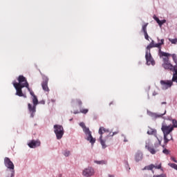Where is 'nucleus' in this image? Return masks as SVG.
<instances>
[{
	"instance_id": "nucleus-20",
	"label": "nucleus",
	"mask_w": 177,
	"mask_h": 177,
	"mask_svg": "<svg viewBox=\"0 0 177 177\" xmlns=\"http://www.w3.org/2000/svg\"><path fill=\"white\" fill-rule=\"evenodd\" d=\"M169 121H171V122L173 124H171V128H173V129L174 128H177V120L175 119H172V118H169Z\"/></svg>"
},
{
	"instance_id": "nucleus-15",
	"label": "nucleus",
	"mask_w": 177,
	"mask_h": 177,
	"mask_svg": "<svg viewBox=\"0 0 177 177\" xmlns=\"http://www.w3.org/2000/svg\"><path fill=\"white\" fill-rule=\"evenodd\" d=\"M29 147L31 149H35V147H38V146H41V141L40 140H32L29 144Z\"/></svg>"
},
{
	"instance_id": "nucleus-6",
	"label": "nucleus",
	"mask_w": 177,
	"mask_h": 177,
	"mask_svg": "<svg viewBox=\"0 0 177 177\" xmlns=\"http://www.w3.org/2000/svg\"><path fill=\"white\" fill-rule=\"evenodd\" d=\"M54 132L56 135L57 139L60 140V139H62L64 135V129L62 125L55 124L54 125Z\"/></svg>"
},
{
	"instance_id": "nucleus-17",
	"label": "nucleus",
	"mask_w": 177,
	"mask_h": 177,
	"mask_svg": "<svg viewBox=\"0 0 177 177\" xmlns=\"http://www.w3.org/2000/svg\"><path fill=\"white\" fill-rule=\"evenodd\" d=\"M156 168V169H161V163H160L158 165H149V166H147V169L149 171H153V169Z\"/></svg>"
},
{
	"instance_id": "nucleus-1",
	"label": "nucleus",
	"mask_w": 177,
	"mask_h": 177,
	"mask_svg": "<svg viewBox=\"0 0 177 177\" xmlns=\"http://www.w3.org/2000/svg\"><path fill=\"white\" fill-rule=\"evenodd\" d=\"M164 39H161L160 42L154 44H151V43H150L147 46V51H146V54H145V59L147 61V64L148 66H150V64H152V66H154L155 62H154V59H153V57H151V53H150V49H151L152 48H158L159 49L158 50V55L160 56V57H167V56H172V55L168 53H165L163 51L161 50V46L164 45Z\"/></svg>"
},
{
	"instance_id": "nucleus-41",
	"label": "nucleus",
	"mask_w": 177,
	"mask_h": 177,
	"mask_svg": "<svg viewBox=\"0 0 177 177\" xmlns=\"http://www.w3.org/2000/svg\"><path fill=\"white\" fill-rule=\"evenodd\" d=\"M51 102H53V103H55V102H56V100H51Z\"/></svg>"
},
{
	"instance_id": "nucleus-35",
	"label": "nucleus",
	"mask_w": 177,
	"mask_h": 177,
	"mask_svg": "<svg viewBox=\"0 0 177 177\" xmlns=\"http://www.w3.org/2000/svg\"><path fill=\"white\" fill-rule=\"evenodd\" d=\"M80 125L82 128H83V129L86 127V126H85V123H84V122H80Z\"/></svg>"
},
{
	"instance_id": "nucleus-26",
	"label": "nucleus",
	"mask_w": 177,
	"mask_h": 177,
	"mask_svg": "<svg viewBox=\"0 0 177 177\" xmlns=\"http://www.w3.org/2000/svg\"><path fill=\"white\" fill-rule=\"evenodd\" d=\"M169 42L173 44L174 45H176L177 44V39H169Z\"/></svg>"
},
{
	"instance_id": "nucleus-43",
	"label": "nucleus",
	"mask_w": 177,
	"mask_h": 177,
	"mask_svg": "<svg viewBox=\"0 0 177 177\" xmlns=\"http://www.w3.org/2000/svg\"><path fill=\"white\" fill-rule=\"evenodd\" d=\"M109 177H114V176H113L111 174H109Z\"/></svg>"
},
{
	"instance_id": "nucleus-32",
	"label": "nucleus",
	"mask_w": 177,
	"mask_h": 177,
	"mask_svg": "<svg viewBox=\"0 0 177 177\" xmlns=\"http://www.w3.org/2000/svg\"><path fill=\"white\" fill-rule=\"evenodd\" d=\"M76 102L77 103L78 106L81 107L82 106V101L81 100H76Z\"/></svg>"
},
{
	"instance_id": "nucleus-27",
	"label": "nucleus",
	"mask_w": 177,
	"mask_h": 177,
	"mask_svg": "<svg viewBox=\"0 0 177 177\" xmlns=\"http://www.w3.org/2000/svg\"><path fill=\"white\" fill-rule=\"evenodd\" d=\"M26 88H27L28 92H30L31 96H32V97H33L34 96H35V94L34 93V91H32L31 90V88H30V86H28L26 87Z\"/></svg>"
},
{
	"instance_id": "nucleus-5",
	"label": "nucleus",
	"mask_w": 177,
	"mask_h": 177,
	"mask_svg": "<svg viewBox=\"0 0 177 177\" xmlns=\"http://www.w3.org/2000/svg\"><path fill=\"white\" fill-rule=\"evenodd\" d=\"M162 66L165 70H170V71L176 73L177 64L174 66L171 64V62H169V56L163 58V64Z\"/></svg>"
},
{
	"instance_id": "nucleus-39",
	"label": "nucleus",
	"mask_w": 177,
	"mask_h": 177,
	"mask_svg": "<svg viewBox=\"0 0 177 177\" xmlns=\"http://www.w3.org/2000/svg\"><path fill=\"white\" fill-rule=\"evenodd\" d=\"M152 45H156V44L154 43V40H151V43Z\"/></svg>"
},
{
	"instance_id": "nucleus-11",
	"label": "nucleus",
	"mask_w": 177,
	"mask_h": 177,
	"mask_svg": "<svg viewBox=\"0 0 177 177\" xmlns=\"http://www.w3.org/2000/svg\"><path fill=\"white\" fill-rule=\"evenodd\" d=\"M82 175L86 177L93 176L95 175V170L92 167H88L83 170Z\"/></svg>"
},
{
	"instance_id": "nucleus-31",
	"label": "nucleus",
	"mask_w": 177,
	"mask_h": 177,
	"mask_svg": "<svg viewBox=\"0 0 177 177\" xmlns=\"http://www.w3.org/2000/svg\"><path fill=\"white\" fill-rule=\"evenodd\" d=\"M71 152L70 151H65L64 153V155L65 156V157H68V156H70Z\"/></svg>"
},
{
	"instance_id": "nucleus-25",
	"label": "nucleus",
	"mask_w": 177,
	"mask_h": 177,
	"mask_svg": "<svg viewBox=\"0 0 177 177\" xmlns=\"http://www.w3.org/2000/svg\"><path fill=\"white\" fill-rule=\"evenodd\" d=\"M169 167H171V168H174V169H176L177 171V165L175 163H169Z\"/></svg>"
},
{
	"instance_id": "nucleus-44",
	"label": "nucleus",
	"mask_w": 177,
	"mask_h": 177,
	"mask_svg": "<svg viewBox=\"0 0 177 177\" xmlns=\"http://www.w3.org/2000/svg\"><path fill=\"white\" fill-rule=\"evenodd\" d=\"M43 104H45V102H43Z\"/></svg>"
},
{
	"instance_id": "nucleus-22",
	"label": "nucleus",
	"mask_w": 177,
	"mask_h": 177,
	"mask_svg": "<svg viewBox=\"0 0 177 177\" xmlns=\"http://www.w3.org/2000/svg\"><path fill=\"white\" fill-rule=\"evenodd\" d=\"M33 105L37 106L38 104V98L37 97V95H34L32 98Z\"/></svg>"
},
{
	"instance_id": "nucleus-21",
	"label": "nucleus",
	"mask_w": 177,
	"mask_h": 177,
	"mask_svg": "<svg viewBox=\"0 0 177 177\" xmlns=\"http://www.w3.org/2000/svg\"><path fill=\"white\" fill-rule=\"evenodd\" d=\"M95 164H98L100 165H105L106 164H107L106 160H95Z\"/></svg>"
},
{
	"instance_id": "nucleus-12",
	"label": "nucleus",
	"mask_w": 177,
	"mask_h": 177,
	"mask_svg": "<svg viewBox=\"0 0 177 177\" xmlns=\"http://www.w3.org/2000/svg\"><path fill=\"white\" fill-rule=\"evenodd\" d=\"M48 82H49V78L48 77L44 75L43 76V82H41V86L43 91L44 92H49V87L48 86Z\"/></svg>"
},
{
	"instance_id": "nucleus-36",
	"label": "nucleus",
	"mask_w": 177,
	"mask_h": 177,
	"mask_svg": "<svg viewBox=\"0 0 177 177\" xmlns=\"http://www.w3.org/2000/svg\"><path fill=\"white\" fill-rule=\"evenodd\" d=\"M171 160L172 161H174V162H176V164H177V160H176V159L174 157H171Z\"/></svg>"
},
{
	"instance_id": "nucleus-8",
	"label": "nucleus",
	"mask_w": 177,
	"mask_h": 177,
	"mask_svg": "<svg viewBox=\"0 0 177 177\" xmlns=\"http://www.w3.org/2000/svg\"><path fill=\"white\" fill-rule=\"evenodd\" d=\"M83 131L86 135H88L87 140H88V142H90L91 145L95 144V142H96V139L93 138V137L92 136V132H91L89 128L86 127L83 129Z\"/></svg>"
},
{
	"instance_id": "nucleus-29",
	"label": "nucleus",
	"mask_w": 177,
	"mask_h": 177,
	"mask_svg": "<svg viewBox=\"0 0 177 177\" xmlns=\"http://www.w3.org/2000/svg\"><path fill=\"white\" fill-rule=\"evenodd\" d=\"M145 38L147 39V41H150L149 34H147V32H144Z\"/></svg>"
},
{
	"instance_id": "nucleus-34",
	"label": "nucleus",
	"mask_w": 177,
	"mask_h": 177,
	"mask_svg": "<svg viewBox=\"0 0 177 177\" xmlns=\"http://www.w3.org/2000/svg\"><path fill=\"white\" fill-rule=\"evenodd\" d=\"M153 19L157 23H160V19H158L156 15L153 16Z\"/></svg>"
},
{
	"instance_id": "nucleus-2",
	"label": "nucleus",
	"mask_w": 177,
	"mask_h": 177,
	"mask_svg": "<svg viewBox=\"0 0 177 177\" xmlns=\"http://www.w3.org/2000/svg\"><path fill=\"white\" fill-rule=\"evenodd\" d=\"M161 131L163 132V139L165 145H168V142L170 140H174V138L172 137V134L171 132L174 131V127L171 126V124H167V122H164L162 124Z\"/></svg>"
},
{
	"instance_id": "nucleus-18",
	"label": "nucleus",
	"mask_w": 177,
	"mask_h": 177,
	"mask_svg": "<svg viewBox=\"0 0 177 177\" xmlns=\"http://www.w3.org/2000/svg\"><path fill=\"white\" fill-rule=\"evenodd\" d=\"M145 148L147 149L148 151H149V153H151V154H156V153H157V151L154 148H153L149 145H146Z\"/></svg>"
},
{
	"instance_id": "nucleus-3",
	"label": "nucleus",
	"mask_w": 177,
	"mask_h": 177,
	"mask_svg": "<svg viewBox=\"0 0 177 177\" xmlns=\"http://www.w3.org/2000/svg\"><path fill=\"white\" fill-rule=\"evenodd\" d=\"M98 133L100 135L99 140L101 145L102 146V149H106L107 145H106V139L103 140L104 136H106V138L107 139V138H109V136H114V135H117L118 131H115L111 134V132H110L109 129L100 127L98 131Z\"/></svg>"
},
{
	"instance_id": "nucleus-9",
	"label": "nucleus",
	"mask_w": 177,
	"mask_h": 177,
	"mask_svg": "<svg viewBox=\"0 0 177 177\" xmlns=\"http://www.w3.org/2000/svg\"><path fill=\"white\" fill-rule=\"evenodd\" d=\"M172 80H160L161 88L163 91H167L169 88H171L173 85Z\"/></svg>"
},
{
	"instance_id": "nucleus-23",
	"label": "nucleus",
	"mask_w": 177,
	"mask_h": 177,
	"mask_svg": "<svg viewBox=\"0 0 177 177\" xmlns=\"http://www.w3.org/2000/svg\"><path fill=\"white\" fill-rule=\"evenodd\" d=\"M147 26H149V23L145 24V25L142 26V30L143 32H147Z\"/></svg>"
},
{
	"instance_id": "nucleus-7",
	"label": "nucleus",
	"mask_w": 177,
	"mask_h": 177,
	"mask_svg": "<svg viewBox=\"0 0 177 177\" xmlns=\"http://www.w3.org/2000/svg\"><path fill=\"white\" fill-rule=\"evenodd\" d=\"M18 83L16 82H12V85H18L19 86H24L25 88H28L30 86L28 84V82H27V79L23 75H19L17 78Z\"/></svg>"
},
{
	"instance_id": "nucleus-45",
	"label": "nucleus",
	"mask_w": 177,
	"mask_h": 177,
	"mask_svg": "<svg viewBox=\"0 0 177 177\" xmlns=\"http://www.w3.org/2000/svg\"><path fill=\"white\" fill-rule=\"evenodd\" d=\"M59 177H62V174H60Z\"/></svg>"
},
{
	"instance_id": "nucleus-13",
	"label": "nucleus",
	"mask_w": 177,
	"mask_h": 177,
	"mask_svg": "<svg viewBox=\"0 0 177 177\" xmlns=\"http://www.w3.org/2000/svg\"><path fill=\"white\" fill-rule=\"evenodd\" d=\"M147 134L153 135V136H155V138H156V139L158 140L159 145H161V140H160V139H158V136H157V130L156 129L149 127Z\"/></svg>"
},
{
	"instance_id": "nucleus-16",
	"label": "nucleus",
	"mask_w": 177,
	"mask_h": 177,
	"mask_svg": "<svg viewBox=\"0 0 177 177\" xmlns=\"http://www.w3.org/2000/svg\"><path fill=\"white\" fill-rule=\"evenodd\" d=\"M143 159V153L142 151H138L135 156V160L136 162H139V161H142Z\"/></svg>"
},
{
	"instance_id": "nucleus-28",
	"label": "nucleus",
	"mask_w": 177,
	"mask_h": 177,
	"mask_svg": "<svg viewBox=\"0 0 177 177\" xmlns=\"http://www.w3.org/2000/svg\"><path fill=\"white\" fill-rule=\"evenodd\" d=\"M165 23H167V20L163 19V20H159V22L158 23V26H160V27H161V26H162V24H165Z\"/></svg>"
},
{
	"instance_id": "nucleus-33",
	"label": "nucleus",
	"mask_w": 177,
	"mask_h": 177,
	"mask_svg": "<svg viewBox=\"0 0 177 177\" xmlns=\"http://www.w3.org/2000/svg\"><path fill=\"white\" fill-rule=\"evenodd\" d=\"M153 177H167L166 174L153 175Z\"/></svg>"
},
{
	"instance_id": "nucleus-30",
	"label": "nucleus",
	"mask_w": 177,
	"mask_h": 177,
	"mask_svg": "<svg viewBox=\"0 0 177 177\" xmlns=\"http://www.w3.org/2000/svg\"><path fill=\"white\" fill-rule=\"evenodd\" d=\"M162 153L164 154H166V156H168V154H169V150L165 149H163Z\"/></svg>"
},
{
	"instance_id": "nucleus-4",
	"label": "nucleus",
	"mask_w": 177,
	"mask_h": 177,
	"mask_svg": "<svg viewBox=\"0 0 177 177\" xmlns=\"http://www.w3.org/2000/svg\"><path fill=\"white\" fill-rule=\"evenodd\" d=\"M4 165L6 167V168L10 170V173H8L7 177L15 176V165L9 158L6 157L4 158Z\"/></svg>"
},
{
	"instance_id": "nucleus-24",
	"label": "nucleus",
	"mask_w": 177,
	"mask_h": 177,
	"mask_svg": "<svg viewBox=\"0 0 177 177\" xmlns=\"http://www.w3.org/2000/svg\"><path fill=\"white\" fill-rule=\"evenodd\" d=\"M89 109H80V113H82V114H87L88 113Z\"/></svg>"
},
{
	"instance_id": "nucleus-40",
	"label": "nucleus",
	"mask_w": 177,
	"mask_h": 177,
	"mask_svg": "<svg viewBox=\"0 0 177 177\" xmlns=\"http://www.w3.org/2000/svg\"><path fill=\"white\" fill-rule=\"evenodd\" d=\"M157 39H158V44H159V42H161V39H160V38L157 37Z\"/></svg>"
},
{
	"instance_id": "nucleus-19",
	"label": "nucleus",
	"mask_w": 177,
	"mask_h": 177,
	"mask_svg": "<svg viewBox=\"0 0 177 177\" xmlns=\"http://www.w3.org/2000/svg\"><path fill=\"white\" fill-rule=\"evenodd\" d=\"M167 111H165L164 113L158 114V113H152V117L153 118H161L162 115H165Z\"/></svg>"
},
{
	"instance_id": "nucleus-38",
	"label": "nucleus",
	"mask_w": 177,
	"mask_h": 177,
	"mask_svg": "<svg viewBox=\"0 0 177 177\" xmlns=\"http://www.w3.org/2000/svg\"><path fill=\"white\" fill-rule=\"evenodd\" d=\"M79 113H80V112L78 111H75L73 112L74 114H79Z\"/></svg>"
},
{
	"instance_id": "nucleus-14",
	"label": "nucleus",
	"mask_w": 177,
	"mask_h": 177,
	"mask_svg": "<svg viewBox=\"0 0 177 177\" xmlns=\"http://www.w3.org/2000/svg\"><path fill=\"white\" fill-rule=\"evenodd\" d=\"M28 109L29 112L30 113V117L33 118L34 114H35L37 111V105L33 104L32 106L31 104H28Z\"/></svg>"
},
{
	"instance_id": "nucleus-10",
	"label": "nucleus",
	"mask_w": 177,
	"mask_h": 177,
	"mask_svg": "<svg viewBox=\"0 0 177 177\" xmlns=\"http://www.w3.org/2000/svg\"><path fill=\"white\" fill-rule=\"evenodd\" d=\"M14 88L16 89V95L17 96H19L20 97H27L26 95H24L23 93V88H25L24 86H18L17 84H13Z\"/></svg>"
},
{
	"instance_id": "nucleus-42",
	"label": "nucleus",
	"mask_w": 177,
	"mask_h": 177,
	"mask_svg": "<svg viewBox=\"0 0 177 177\" xmlns=\"http://www.w3.org/2000/svg\"><path fill=\"white\" fill-rule=\"evenodd\" d=\"M161 104H167V102H163L161 103Z\"/></svg>"
},
{
	"instance_id": "nucleus-37",
	"label": "nucleus",
	"mask_w": 177,
	"mask_h": 177,
	"mask_svg": "<svg viewBox=\"0 0 177 177\" xmlns=\"http://www.w3.org/2000/svg\"><path fill=\"white\" fill-rule=\"evenodd\" d=\"M157 95H158V93H157L156 91H153L152 93L153 96H157Z\"/></svg>"
}]
</instances>
